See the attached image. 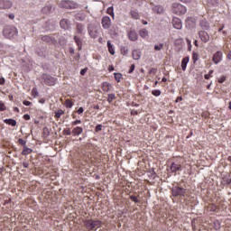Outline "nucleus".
Wrapping results in <instances>:
<instances>
[{
    "instance_id": "1",
    "label": "nucleus",
    "mask_w": 231,
    "mask_h": 231,
    "mask_svg": "<svg viewBox=\"0 0 231 231\" xmlns=\"http://www.w3.org/2000/svg\"><path fill=\"white\" fill-rule=\"evenodd\" d=\"M84 226H86L88 231H97L102 226V221L96 219H86L84 220Z\"/></svg>"
},
{
    "instance_id": "2",
    "label": "nucleus",
    "mask_w": 231,
    "mask_h": 231,
    "mask_svg": "<svg viewBox=\"0 0 231 231\" xmlns=\"http://www.w3.org/2000/svg\"><path fill=\"white\" fill-rule=\"evenodd\" d=\"M173 197L182 198L186 195H189V190L180 186H174L171 189Z\"/></svg>"
},
{
    "instance_id": "3",
    "label": "nucleus",
    "mask_w": 231,
    "mask_h": 231,
    "mask_svg": "<svg viewBox=\"0 0 231 231\" xmlns=\"http://www.w3.org/2000/svg\"><path fill=\"white\" fill-rule=\"evenodd\" d=\"M187 12V8L185 5H182L181 4H172V14L176 15H184Z\"/></svg>"
},
{
    "instance_id": "4",
    "label": "nucleus",
    "mask_w": 231,
    "mask_h": 231,
    "mask_svg": "<svg viewBox=\"0 0 231 231\" xmlns=\"http://www.w3.org/2000/svg\"><path fill=\"white\" fill-rule=\"evenodd\" d=\"M180 199H182L183 203L188 207H194L197 205V199L192 197L191 194L184 195L180 197Z\"/></svg>"
},
{
    "instance_id": "5",
    "label": "nucleus",
    "mask_w": 231,
    "mask_h": 231,
    "mask_svg": "<svg viewBox=\"0 0 231 231\" xmlns=\"http://www.w3.org/2000/svg\"><path fill=\"white\" fill-rule=\"evenodd\" d=\"M4 35L7 39H12L14 36H17V30L14 27L7 26L4 29Z\"/></svg>"
},
{
    "instance_id": "6",
    "label": "nucleus",
    "mask_w": 231,
    "mask_h": 231,
    "mask_svg": "<svg viewBox=\"0 0 231 231\" xmlns=\"http://www.w3.org/2000/svg\"><path fill=\"white\" fill-rule=\"evenodd\" d=\"M42 79H44V84L49 87H54L57 84V79L52 78L48 74L42 75Z\"/></svg>"
},
{
    "instance_id": "7",
    "label": "nucleus",
    "mask_w": 231,
    "mask_h": 231,
    "mask_svg": "<svg viewBox=\"0 0 231 231\" xmlns=\"http://www.w3.org/2000/svg\"><path fill=\"white\" fill-rule=\"evenodd\" d=\"M41 40L46 44H56L57 40L51 35H44L41 37Z\"/></svg>"
},
{
    "instance_id": "8",
    "label": "nucleus",
    "mask_w": 231,
    "mask_h": 231,
    "mask_svg": "<svg viewBox=\"0 0 231 231\" xmlns=\"http://www.w3.org/2000/svg\"><path fill=\"white\" fill-rule=\"evenodd\" d=\"M198 35L199 36L200 41L203 42L204 43H208L210 40V36L208 32L205 31L199 32Z\"/></svg>"
},
{
    "instance_id": "9",
    "label": "nucleus",
    "mask_w": 231,
    "mask_h": 231,
    "mask_svg": "<svg viewBox=\"0 0 231 231\" xmlns=\"http://www.w3.org/2000/svg\"><path fill=\"white\" fill-rule=\"evenodd\" d=\"M101 25L105 30H107L111 27V20L109 16H104L101 19Z\"/></svg>"
},
{
    "instance_id": "10",
    "label": "nucleus",
    "mask_w": 231,
    "mask_h": 231,
    "mask_svg": "<svg viewBox=\"0 0 231 231\" xmlns=\"http://www.w3.org/2000/svg\"><path fill=\"white\" fill-rule=\"evenodd\" d=\"M170 171H171V173H177L182 171V166L179 162H172L171 166H170Z\"/></svg>"
},
{
    "instance_id": "11",
    "label": "nucleus",
    "mask_w": 231,
    "mask_h": 231,
    "mask_svg": "<svg viewBox=\"0 0 231 231\" xmlns=\"http://www.w3.org/2000/svg\"><path fill=\"white\" fill-rule=\"evenodd\" d=\"M224 208H226V207H225L224 204L218 206H217L216 204H209V206H208V210L213 212H216L217 210H223Z\"/></svg>"
},
{
    "instance_id": "12",
    "label": "nucleus",
    "mask_w": 231,
    "mask_h": 231,
    "mask_svg": "<svg viewBox=\"0 0 231 231\" xmlns=\"http://www.w3.org/2000/svg\"><path fill=\"white\" fill-rule=\"evenodd\" d=\"M223 60V52L222 51H217L213 55V62L214 64H219V62Z\"/></svg>"
},
{
    "instance_id": "13",
    "label": "nucleus",
    "mask_w": 231,
    "mask_h": 231,
    "mask_svg": "<svg viewBox=\"0 0 231 231\" xmlns=\"http://www.w3.org/2000/svg\"><path fill=\"white\" fill-rule=\"evenodd\" d=\"M172 26H173V28H175L177 30H181V28H182L181 20L178 17H173L172 18Z\"/></svg>"
},
{
    "instance_id": "14",
    "label": "nucleus",
    "mask_w": 231,
    "mask_h": 231,
    "mask_svg": "<svg viewBox=\"0 0 231 231\" xmlns=\"http://www.w3.org/2000/svg\"><path fill=\"white\" fill-rule=\"evenodd\" d=\"M11 6H13V4L10 1H7V0L0 1V10H6L11 8Z\"/></svg>"
},
{
    "instance_id": "15",
    "label": "nucleus",
    "mask_w": 231,
    "mask_h": 231,
    "mask_svg": "<svg viewBox=\"0 0 231 231\" xmlns=\"http://www.w3.org/2000/svg\"><path fill=\"white\" fill-rule=\"evenodd\" d=\"M221 184L222 186H229L231 184V177L229 174L222 175Z\"/></svg>"
},
{
    "instance_id": "16",
    "label": "nucleus",
    "mask_w": 231,
    "mask_h": 231,
    "mask_svg": "<svg viewBox=\"0 0 231 231\" xmlns=\"http://www.w3.org/2000/svg\"><path fill=\"white\" fill-rule=\"evenodd\" d=\"M60 26L63 30H69L70 26L69 21L68 19H62L61 22H60Z\"/></svg>"
},
{
    "instance_id": "17",
    "label": "nucleus",
    "mask_w": 231,
    "mask_h": 231,
    "mask_svg": "<svg viewBox=\"0 0 231 231\" xmlns=\"http://www.w3.org/2000/svg\"><path fill=\"white\" fill-rule=\"evenodd\" d=\"M195 23H196L195 18H193V17H188V18H186V26H187L188 28H192V27H194V26H195Z\"/></svg>"
},
{
    "instance_id": "18",
    "label": "nucleus",
    "mask_w": 231,
    "mask_h": 231,
    "mask_svg": "<svg viewBox=\"0 0 231 231\" xmlns=\"http://www.w3.org/2000/svg\"><path fill=\"white\" fill-rule=\"evenodd\" d=\"M113 88V86L109 82H103L101 84V89H103L104 92H109Z\"/></svg>"
},
{
    "instance_id": "19",
    "label": "nucleus",
    "mask_w": 231,
    "mask_h": 231,
    "mask_svg": "<svg viewBox=\"0 0 231 231\" xmlns=\"http://www.w3.org/2000/svg\"><path fill=\"white\" fill-rule=\"evenodd\" d=\"M189 57H185L182 59V61H180V69L184 71H186L187 64H189Z\"/></svg>"
},
{
    "instance_id": "20",
    "label": "nucleus",
    "mask_w": 231,
    "mask_h": 231,
    "mask_svg": "<svg viewBox=\"0 0 231 231\" xmlns=\"http://www.w3.org/2000/svg\"><path fill=\"white\" fill-rule=\"evenodd\" d=\"M83 133V128L80 127V126H77L75 128L72 129V134L74 136H79V135H81Z\"/></svg>"
},
{
    "instance_id": "21",
    "label": "nucleus",
    "mask_w": 231,
    "mask_h": 231,
    "mask_svg": "<svg viewBox=\"0 0 231 231\" xmlns=\"http://www.w3.org/2000/svg\"><path fill=\"white\" fill-rule=\"evenodd\" d=\"M128 39H130V41L132 42L137 41L138 39L137 32L134 31H131L130 32H128Z\"/></svg>"
},
{
    "instance_id": "22",
    "label": "nucleus",
    "mask_w": 231,
    "mask_h": 231,
    "mask_svg": "<svg viewBox=\"0 0 231 231\" xmlns=\"http://www.w3.org/2000/svg\"><path fill=\"white\" fill-rule=\"evenodd\" d=\"M88 32H89V35L92 39H97V37H98V32H97L96 29H91L89 27L88 28Z\"/></svg>"
},
{
    "instance_id": "23",
    "label": "nucleus",
    "mask_w": 231,
    "mask_h": 231,
    "mask_svg": "<svg viewBox=\"0 0 231 231\" xmlns=\"http://www.w3.org/2000/svg\"><path fill=\"white\" fill-rule=\"evenodd\" d=\"M199 26L201 27V29H203L204 31H208L210 28V25L208 23V22H207L206 20H202L199 23Z\"/></svg>"
},
{
    "instance_id": "24",
    "label": "nucleus",
    "mask_w": 231,
    "mask_h": 231,
    "mask_svg": "<svg viewBox=\"0 0 231 231\" xmlns=\"http://www.w3.org/2000/svg\"><path fill=\"white\" fill-rule=\"evenodd\" d=\"M141 51L138 50H134V51H132V57L134 58V60H138L141 59Z\"/></svg>"
},
{
    "instance_id": "25",
    "label": "nucleus",
    "mask_w": 231,
    "mask_h": 231,
    "mask_svg": "<svg viewBox=\"0 0 231 231\" xmlns=\"http://www.w3.org/2000/svg\"><path fill=\"white\" fill-rule=\"evenodd\" d=\"M74 42L79 47V51L82 49V40L79 36H74Z\"/></svg>"
},
{
    "instance_id": "26",
    "label": "nucleus",
    "mask_w": 231,
    "mask_h": 231,
    "mask_svg": "<svg viewBox=\"0 0 231 231\" xmlns=\"http://www.w3.org/2000/svg\"><path fill=\"white\" fill-rule=\"evenodd\" d=\"M33 151L31 148H28L27 146H23V151H22L23 156L30 155Z\"/></svg>"
},
{
    "instance_id": "27",
    "label": "nucleus",
    "mask_w": 231,
    "mask_h": 231,
    "mask_svg": "<svg viewBox=\"0 0 231 231\" xmlns=\"http://www.w3.org/2000/svg\"><path fill=\"white\" fill-rule=\"evenodd\" d=\"M69 3H70V1L62 0L61 2H60L59 5H60V7H61V8L68 9V8H69Z\"/></svg>"
},
{
    "instance_id": "28",
    "label": "nucleus",
    "mask_w": 231,
    "mask_h": 231,
    "mask_svg": "<svg viewBox=\"0 0 231 231\" xmlns=\"http://www.w3.org/2000/svg\"><path fill=\"white\" fill-rule=\"evenodd\" d=\"M4 123L8 125H12L13 127L16 126V125H17L16 120H14V119H5V120H4Z\"/></svg>"
},
{
    "instance_id": "29",
    "label": "nucleus",
    "mask_w": 231,
    "mask_h": 231,
    "mask_svg": "<svg viewBox=\"0 0 231 231\" xmlns=\"http://www.w3.org/2000/svg\"><path fill=\"white\" fill-rule=\"evenodd\" d=\"M64 114H65L64 110H61V109L56 110V111H55V116H54V117L56 118V120H59V119H60V117H61L62 115H64Z\"/></svg>"
},
{
    "instance_id": "30",
    "label": "nucleus",
    "mask_w": 231,
    "mask_h": 231,
    "mask_svg": "<svg viewBox=\"0 0 231 231\" xmlns=\"http://www.w3.org/2000/svg\"><path fill=\"white\" fill-rule=\"evenodd\" d=\"M162 11H163V9H162V5H154L152 7V12H154V14H162Z\"/></svg>"
},
{
    "instance_id": "31",
    "label": "nucleus",
    "mask_w": 231,
    "mask_h": 231,
    "mask_svg": "<svg viewBox=\"0 0 231 231\" xmlns=\"http://www.w3.org/2000/svg\"><path fill=\"white\" fill-rule=\"evenodd\" d=\"M78 8H79V4H77L73 1L69 2V7H68L69 10H75V9H78Z\"/></svg>"
},
{
    "instance_id": "32",
    "label": "nucleus",
    "mask_w": 231,
    "mask_h": 231,
    "mask_svg": "<svg viewBox=\"0 0 231 231\" xmlns=\"http://www.w3.org/2000/svg\"><path fill=\"white\" fill-rule=\"evenodd\" d=\"M130 14H131L132 18H134V20H138L140 18V14L135 10H132L130 12Z\"/></svg>"
},
{
    "instance_id": "33",
    "label": "nucleus",
    "mask_w": 231,
    "mask_h": 231,
    "mask_svg": "<svg viewBox=\"0 0 231 231\" xmlns=\"http://www.w3.org/2000/svg\"><path fill=\"white\" fill-rule=\"evenodd\" d=\"M107 49L111 55L116 54V51L114 50L113 44H111L110 42H107Z\"/></svg>"
},
{
    "instance_id": "34",
    "label": "nucleus",
    "mask_w": 231,
    "mask_h": 231,
    "mask_svg": "<svg viewBox=\"0 0 231 231\" xmlns=\"http://www.w3.org/2000/svg\"><path fill=\"white\" fill-rule=\"evenodd\" d=\"M139 36H141L143 39H145L148 36V32L146 29H142L139 31Z\"/></svg>"
},
{
    "instance_id": "35",
    "label": "nucleus",
    "mask_w": 231,
    "mask_h": 231,
    "mask_svg": "<svg viewBox=\"0 0 231 231\" xmlns=\"http://www.w3.org/2000/svg\"><path fill=\"white\" fill-rule=\"evenodd\" d=\"M51 11V5H46L44 8L42 9V13L44 14H50Z\"/></svg>"
},
{
    "instance_id": "36",
    "label": "nucleus",
    "mask_w": 231,
    "mask_h": 231,
    "mask_svg": "<svg viewBox=\"0 0 231 231\" xmlns=\"http://www.w3.org/2000/svg\"><path fill=\"white\" fill-rule=\"evenodd\" d=\"M116 99V94H108L107 95V102L108 104H111L114 100Z\"/></svg>"
},
{
    "instance_id": "37",
    "label": "nucleus",
    "mask_w": 231,
    "mask_h": 231,
    "mask_svg": "<svg viewBox=\"0 0 231 231\" xmlns=\"http://www.w3.org/2000/svg\"><path fill=\"white\" fill-rule=\"evenodd\" d=\"M63 106H65L66 108H71L73 106V102L69 99L65 100V103H63Z\"/></svg>"
},
{
    "instance_id": "38",
    "label": "nucleus",
    "mask_w": 231,
    "mask_h": 231,
    "mask_svg": "<svg viewBox=\"0 0 231 231\" xmlns=\"http://www.w3.org/2000/svg\"><path fill=\"white\" fill-rule=\"evenodd\" d=\"M83 28L84 27H83L82 23H77V27H76L77 33L81 34L83 32Z\"/></svg>"
},
{
    "instance_id": "39",
    "label": "nucleus",
    "mask_w": 231,
    "mask_h": 231,
    "mask_svg": "<svg viewBox=\"0 0 231 231\" xmlns=\"http://www.w3.org/2000/svg\"><path fill=\"white\" fill-rule=\"evenodd\" d=\"M115 80H116L117 83L121 81V79L123 78V74L121 73H114Z\"/></svg>"
},
{
    "instance_id": "40",
    "label": "nucleus",
    "mask_w": 231,
    "mask_h": 231,
    "mask_svg": "<svg viewBox=\"0 0 231 231\" xmlns=\"http://www.w3.org/2000/svg\"><path fill=\"white\" fill-rule=\"evenodd\" d=\"M130 199H131L132 201H134L135 204H140V203H141V199H138V198H137L136 196H134V195L130 196Z\"/></svg>"
},
{
    "instance_id": "41",
    "label": "nucleus",
    "mask_w": 231,
    "mask_h": 231,
    "mask_svg": "<svg viewBox=\"0 0 231 231\" xmlns=\"http://www.w3.org/2000/svg\"><path fill=\"white\" fill-rule=\"evenodd\" d=\"M106 14H107L108 15H111L112 18H114L115 14H114V8H113V6H110V7L107 8Z\"/></svg>"
},
{
    "instance_id": "42",
    "label": "nucleus",
    "mask_w": 231,
    "mask_h": 231,
    "mask_svg": "<svg viewBox=\"0 0 231 231\" xmlns=\"http://www.w3.org/2000/svg\"><path fill=\"white\" fill-rule=\"evenodd\" d=\"M192 60L193 63L195 64L197 61H199V53L198 52H193L192 54Z\"/></svg>"
},
{
    "instance_id": "43",
    "label": "nucleus",
    "mask_w": 231,
    "mask_h": 231,
    "mask_svg": "<svg viewBox=\"0 0 231 231\" xmlns=\"http://www.w3.org/2000/svg\"><path fill=\"white\" fill-rule=\"evenodd\" d=\"M162 48H164V44H162V43H160L159 45L154 46L155 51H161L162 50Z\"/></svg>"
},
{
    "instance_id": "44",
    "label": "nucleus",
    "mask_w": 231,
    "mask_h": 231,
    "mask_svg": "<svg viewBox=\"0 0 231 231\" xmlns=\"http://www.w3.org/2000/svg\"><path fill=\"white\" fill-rule=\"evenodd\" d=\"M213 73H214V70H213V69H210V70H209V74H205V75H204V79H209L210 78L213 77Z\"/></svg>"
},
{
    "instance_id": "45",
    "label": "nucleus",
    "mask_w": 231,
    "mask_h": 231,
    "mask_svg": "<svg viewBox=\"0 0 231 231\" xmlns=\"http://www.w3.org/2000/svg\"><path fill=\"white\" fill-rule=\"evenodd\" d=\"M63 135H71L72 132L69 128L63 129L62 131Z\"/></svg>"
},
{
    "instance_id": "46",
    "label": "nucleus",
    "mask_w": 231,
    "mask_h": 231,
    "mask_svg": "<svg viewBox=\"0 0 231 231\" xmlns=\"http://www.w3.org/2000/svg\"><path fill=\"white\" fill-rule=\"evenodd\" d=\"M129 53V50L126 49L125 47L121 48V54L124 56H126Z\"/></svg>"
},
{
    "instance_id": "47",
    "label": "nucleus",
    "mask_w": 231,
    "mask_h": 231,
    "mask_svg": "<svg viewBox=\"0 0 231 231\" xmlns=\"http://www.w3.org/2000/svg\"><path fill=\"white\" fill-rule=\"evenodd\" d=\"M76 19L78 21H84L85 20V15H83L82 14H77Z\"/></svg>"
},
{
    "instance_id": "48",
    "label": "nucleus",
    "mask_w": 231,
    "mask_h": 231,
    "mask_svg": "<svg viewBox=\"0 0 231 231\" xmlns=\"http://www.w3.org/2000/svg\"><path fill=\"white\" fill-rule=\"evenodd\" d=\"M152 95L154 97H160L162 95V91L161 90H152Z\"/></svg>"
},
{
    "instance_id": "49",
    "label": "nucleus",
    "mask_w": 231,
    "mask_h": 231,
    "mask_svg": "<svg viewBox=\"0 0 231 231\" xmlns=\"http://www.w3.org/2000/svg\"><path fill=\"white\" fill-rule=\"evenodd\" d=\"M32 96L34 97L39 96V92L37 90V88H33L32 89Z\"/></svg>"
},
{
    "instance_id": "50",
    "label": "nucleus",
    "mask_w": 231,
    "mask_h": 231,
    "mask_svg": "<svg viewBox=\"0 0 231 231\" xmlns=\"http://www.w3.org/2000/svg\"><path fill=\"white\" fill-rule=\"evenodd\" d=\"M6 110V106L3 101H0V112H4Z\"/></svg>"
},
{
    "instance_id": "51",
    "label": "nucleus",
    "mask_w": 231,
    "mask_h": 231,
    "mask_svg": "<svg viewBox=\"0 0 231 231\" xmlns=\"http://www.w3.org/2000/svg\"><path fill=\"white\" fill-rule=\"evenodd\" d=\"M81 120H74L72 123H70V125L77 126L79 125H81Z\"/></svg>"
},
{
    "instance_id": "52",
    "label": "nucleus",
    "mask_w": 231,
    "mask_h": 231,
    "mask_svg": "<svg viewBox=\"0 0 231 231\" xmlns=\"http://www.w3.org/2000/svg\"><path fill=\"white\" fill-rule=\"evenodd\" d=\"M18 144L23 145V147L26 146V141L23 138L18 139Z\"/></svg>"
},
{
    "instance_id": "53",
    "label": "nucleus",
    "mask_w": 231,
    "mask_h": 231,
    "mask_svg": "<svg viewBox=\"0 0 231 231\" xmlns=\"http://www.w3.org/2000/svg\"><path fill=\"white\" fill-rule=\"evenodd\" d=\"M226 80V77L222 76L220 79H218L217 82L219 84H223Z\"/></svg>"
},
{
    "instance_id": "54",
    "label": "nucleus",
    "mask_w": 231,
    "mask_h": 231,
    "mask_svg": "<svg viewBox=\"0 0 231 231\" xmlns=\"http://www.w3.org/2000/svg\"><path fill=\"white\" fill-rule=\"evenodd\" d=\"M187 44H188V49H189V51H191V41L189 39H186Z\"/></svg>"
},
{
    "instance_id": "55",
    "label": "nucleus",
    "mask_w": 231,
    "mask_h": 231,
    "mask_svg": "<svg viewBox=\"0 0 231 231\" xmlns=\"http://www.w3.org/2000/svg\"><path fill=\"white\" fill-rule=\"evenodd\" d=\"M134 68H135L134 65H131L130 70H128V74H133V72L134 71Z\"/></svg>"
},
{
    "instance_id": "56",
    "label": "nucleus",
    "mask_w": 231,
    "mask_h": 231,
    "mask_svg": "<svg viewBox=\"0 0 231 231\" xmlns=\"http://www.w3.org/2000/svg\"><path fill=\"white\" fill-rule=\"evenodd\" d=\"M100 131H102V125H97V126H96V132L98 133V132H100Z\"/></svg>"
},
{
    "instance_id": "57",
    "label": "nucleus",
    "mask_w": 231,
    "mask_h": 231,
    "mask_svg": "<svg viewBox=\"0 0 231 231\" xmlns=\"http://www.w3.org/2000/svg\"><path fill=\"white\" fill-rule=\"evenodd\" d=\"M23 105L25 106H30L32 105V103L30 101H28V100H23Z\"/></svg>"
},
{
    "instance_id": "58",
    "label": "nucleus",
    "mask_w": 231,
    "mask_h": 231,
    "mask_svg": "<svg viewBox=\"0 0 231 231\" xmlns=\"http://www.w3.org/2000/svg\"><path fill=\"white\" fill-rule=\"evenodd\" d=\"M84 111H85V110L83 109V107H79V110H77V113H78L79 115H82Z\"/></svg>"
},
{
    "instance_id": "59",
    "label": "nucleus",
    "mask_w": 231,
    "mask_h": 231,
    "mask_svg": "<svg viewBox=\"0 0 231 231\" xmlns=\"http://www.w3.org/2000/svg\"><path fill=\"white\" fill-rule=\"evenodd\" d=\"M157 73V69H152L149 70V74H156Z\"/></svg>"
},
{
    "instance_id": "60",
    "label": "nucleus",
    "mask_w": 231,
    "mask_h": 231,
    "mask_svg": "<svg viewBox=\"0 0 231 231\" xmlns=\"http://www.w3.org/2000/svg\"><path fill=\"white\" fill-rule=\"evenodd\" d=\"M23 165L24 169H28V167L30 166V164L27 162H23Z\"/></svg>"
},
{
    "instance_id": "61",
    "label": "nucleus",
    "mask_w": 231,
    "mask_h": 231,
    "mask_svg": "<svg viewBox=\"0 0 231 231\" xmlns=\"http://www.w3.org/2000/svg\"><path fill=\"white\" fill-rule=\"evenodd\" d=\"M23 118H24V120L28 121V120L31 119V116L26 114V115L23 116Z\"/></svg>"
},
{
    "instance_id": "62",
    "label": "nucleus",
    "mask_w": 231,
    "mask_h": 231,
    "mask_svg": "<svg viewBox=\"0 0 231 231\" xmlns=\"http://www.w3.org/2000/svg\"><path fill=\"white\" fill-rule=\"evenodd\" d=\"M5 84V79L0 78V85Z\"/></svg>"
},
{
    "instance_id": "63",
    "label": "nucleus",
    "mask_w": 231,
    "mask_h": 231,
    "mask_svg": "<svg viewBox=\"0 0 231 231\" xmlns=\"http://www.w3.org/2000/svg\"><path fill=\"white\" fill-rule=\"evenodd\" d=\"M69 52L70 54H74V53H75V50H74L73 48H69Z\"/></svg>"
},
{
    "instance_id": "64",
    "label": "nucleus",
    "mask_w": 231,
    "mask_h": 231,
    "mask_svg": "<svg viewBox=\"0 0 231 231\" xmlns=\"http://www.w3.org/2000/svg\"><path fill=\"white\" fill-rule=\"evenodd\" d=\"M108 71H114V66L113 65H110L108 66Z\"/></svg>"
}]
</instances>
